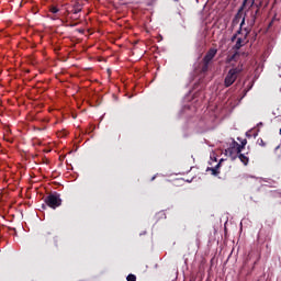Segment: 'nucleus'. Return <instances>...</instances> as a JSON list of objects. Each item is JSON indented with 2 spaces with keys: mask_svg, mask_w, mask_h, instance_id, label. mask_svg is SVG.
<instances>
[{
  "mask_svg": "<svg viewBox=\"0 0 281 281\" xmlns=\"http://www.w3.org/2000/svg\"><path fill=\"white\" fill-rule=\"evenodd\" d=\"M243 74V64H239L237 67L232 68L225 79H224V87H232L234 82L238 79V75Z\"/></svg>",
  "mask_w": 281,
  "mask_h": 281,
  "instance_id": "nucleus-1",
  "label": "nucleus"
},
{
  "mask_svg": "<svg viewBox=\"0 0 281 281\" xmlns=\"http://www.w3.org/2000/svg\"><path fill=\"white\" fill-rule=\"evenodd\" d=\"M44 203L48 207H50V210H56L57 207H60V205H63V199H60L58 192H53L45 198Z\"/></svg>",
  "mask_w": 281,
  "mask_h": 281,
  "instance_id": "nucleus-2",
  "label": "nucleus"
},
{
  "mask_svg": "<svg viewBox=\"0 0 281 281\" xmlns=\"http://www.w3.org/2000/svg\"><path fill=\"white\" fill-rule=\"evenodd\" d=\"M244 32L241 34L243 37H238L233 49H236L238 52V49H240V47H245V45H247V43H249V41L247 40V36H249V34H251V29H247L244 27Z\"/></svg>",
  "mask_w": 281,
  "mask_h": 281,
  "instance_id": "nucleus-3",
  "label": "nucleus"
},
{
  "mask_svg": "<svg viewBox=\"0 0 281 281\" xmlns=\"http://www.w3.org/2000/svg\"><path fill=\"white\" fill-rule=\"evenodd\" d=\"M247 3H249V0H244L241 7L239 8L238 12L235 14L233 21H232V27H236L238 23H240V19H243V11L245 8H247Z\"/></svg>",
  "mask_w": 281,
  "mask_h": 281,
  "instance_id": "nucleus-4",
  "label": "nucleus"
},
{
  "mask_svg": "<svg viewBox=\"0 0 281 281\" xmlns=\"http://www.w3.org/2000/svg\"><path fill=\"white\" fill-rule=\"evenodd\" d=\"M241 151H238V146L233 144L231 145V147H228L226 149V155H228L232 159V161H234L235 159H238V155H240Z\"/></svg>",
  "mask_w": 281,
  "mask_h": 281,
  "instance_id": "nucleus-5",
  "label": "nucleus"
},
{
  "mask_svg": "<svg viewBox=\"0 0 281 281\" xmlns=\"http://www.w3.org/2000/svg\"><path fill=\"white\" fill-rule=\"evenodd\" d=\"M80 12H82V4L76 2L70 10L66 11V16H71V14L78 15Z\"/></svg>",
  "mask_w": 281,
  "mask_h": 281,
  "instance_id": "nucleus-6",
  "label": "nucleus"
},
{
  "mask_svg": "<svg viewBox=\"0 0 281 281\" xmlns=\"http://www.w3.org/2000/svg\"><path fill=\"white\" fill-rule=\"evenodd\" d=\"M216 54H218V49L210 48L207 50V53L205 54V56L203 57V60H205L206 63H212V60H214V57L216 56Z\"/></svg>",
  "mask_w": 281,
  "mask_h": 281,
  "instance_id": "nucleus-7",
  "label": "nucleus"
},
{
  "mask_svg": "<svg viewBox=\"0 0 281 281\" xmlns=\"http://www.w3.org/2000/svg\"><path fill=\"white\" fill-rule=\"evenodd\" d=\"M245 25V18L241 19V22L239 24V29L237 30L236 34H234L231 38L232 43H234L235 41H238V36H240V34L243 35V32L245 29H243V26Z\"/></svg>",
  "mask_w": 281,
  "mask_h": 281,
  "instance_id": "nucleus-8",
  "label": "nucleus"
},
{
  "mask_svg": "<svg viewBox=\"0 0 281 281\" xmlns=\"http://www.w3.org/2000/svg\"><path fill=\"white\" fill-rule=\"evenodd\" d=\"M254 5H256L257 10L255 11V13L252 14V18L250 20L251 27H254V25L256 24V19L260 12V8L262 7V3L256 4V2H255Z\"/></svg>",
  "mask_w": 281,
  "mask_h": 281,
  "instance_id": "nucleus-9",
  "label": "nucleus"
},
{
  "mask_svg": "<svg viewBox=\"0 0 281 281\" xmlns=\"http://www.w3.org/2000/svg\"><path fill=\"white\" fill-rule=\"evenodd\" d=\"M210 63L205 59H202V63L200 64V74H207L210 71Z\"/></svg>",
  "mask_w": 281,
  "mask_h": 281,
  "instance_id": "nucleus-10",
  "label": "nucleus"
},
{
  "mask_svg": "<svg viewBox=\"0 0 281 281\" xmlns=\"http://www.w3.org/2000/svg\"><path fill=\"white\" fill-rule=\"evenodd\" d=\"M239 161L244 164V166H247L249 164V157L245 156V154H241V151L237 155Z\"/></svg>",
  "mask_w": 281,
  "mask_h": 281,
  "instance_id": "nucleus-11",
  "label": "nucleus"
},
{
  "mask_svg": "<svg viewBox=\"0 0 281 281\" xmlns=\"http://www.w3.org/2000/svg\"><path fill=\"white\" fill-rule=\"evenodd\" d=\"M234 146H237V153H243V148L247 146V139H244L241 144H238L237 142L234 140Z\"/></svg>",
  "mask_w": 281,
  "mask_h": 281,
  "instance_id": "nucleus-12",
  "label": "nucleus"
},
{
  "mask_svg": "<svg viewBox=\"0 0 281 281\" xmlns=\"http://www.w3.org/2000/svg\"><path fill=\"white\" fill-rule=\"evenodd\" d=\"M218 168H221V161L214 168H207V170H211L214 177H218V175H221V171H218Z\"/></svg>",
  "mask_w": 281,
  "mask_h": 281,
  "instance_id": "nucleus-13",
  "label": "nucleus"
},
{
  "mask_svg": "<svg viewBox=\"0 0 281 281\" xmlns=\"http://www.w3.org/2000/svg\"><path fill=\"white\" fill-rule=\"evenodd\" d=\"M41 240H42V243H49V240H52V234H49V233L43 234L41 236Z\"/></svg>",
  "mask_w": 281,
  "mask_h": 281,
  "instance_id": "nucleus-14",
  "label": "nucleus"
},
{
  "mask_svg": "<svg viewBox=\"0 0 281 281\" xmlns=\"http://www.w3.org/2000/svg\"><path fill=\"white\" fill-rule=\"evenodd\" d=\"M59 11L60 10L57 7H55V5L49 8V12H52V14H58Z\"/></svg>",
  "mask_w": 281,
  "mask_h": 281,
  "instance_id": "nucleus-15",
  "label": "nucleus"
},
{
  "mask_svg": "<svg viewBox=\"0 0 281 281\" xmlns=\"http://www.w3.org/2000/svg\"><path fill=\"white\" fill-rule=\"evenodd\" d=\"M70 21H78V19H80V15H76V14H70L69 16H67Z\"/></svg>",
  "mask_w": 281,
  "mask_h": 281,
  "instance_id": "nucleus-16",
  "label": "nucleus"
},
{
  "mask_svg": "<svg viewBox=\"0 0 281 281\" xmlns=\"http://www.w3.org/2000/svg\"><path fill=\"white\" fill-rule=\"evenodd\" d=\"M126 280H127V281H137V277H136L135 274H128V276L126 277Z\"/></svg>",
  "mask_w": 281,
  "mask_h": 281,
  "instance_id": "nucleus-17",
  "label": "nucleus"
},
{
  "mask_svg": "<svg viewBox=\"0 0 281 281\" xmlns=\"http://www.w3.org/2000/svg\"><path fill=\"white\" fill-rule=\"evenodd\" d=\"M256 0H248L247 5H249V8H254V3Z\"/></svg>",
  "mask_w": 281,
  "mask_h": 281,
  "instance_id": "nucleus-18",
  "label": "nucleus"
},
{
  "mask_svg": "<svg viewBox=\"0 0 281 281\" xmlns=\"http://www.w3.org/2000/svg\"><path fill=\"white\" fill-rule=\"evenodd\" d=\"M237 56H238V53H235L234 55H232L231 60H236Z\"/></svg>",
  "mask_w": 281,
  "mask_h": 281,
  "instance_id": "nucleus-19",
  "label": "nucleus"
},
{
  "mask_svg": "<svg viewBox=\"0 0 281 281\" xmlns=\"http://www.w3.org/2000/svg\"><path fill=\"white\" fill-rule=\"evenodd\" d=\"M153 3H155V0H149V2H147V5H153Z\"/></svg>",
  "mask_w": 281,
  "mask_h": 281,
  "instance_id": "nucleus-20",
  "label": "nucleus"
},
{
  "mask_svg": "<svg viewBox=\"0 0 281 281\" xmlns=\"http://www.w3.org/2000/svg\"><path fill=\"white\" fill-rule=\"evenodd\" d=\"M76 25H78V23H71V24H69L70 27H76Z\"/></svg>",
  "mask_w": 281,
  "mask_h": 281,
  "instance_id": "nucleus-21",
  "label": "nucleus"
},
{
  "mask_svg": "<svg viewBox=\"0 0 281 281\" xmlns=\"http://www.w3.org/2000/svg\"><path fill=\"white\" fill-rule=\"evenodd\" d=\"M261 145L265 146V142L263 140H261Z\"/></svg>",
  "mask_w": 281,
  "mask_h": 281,
  "instance_id": "nucleus-22",
  "label": "nucleus"
}]
</instances>
